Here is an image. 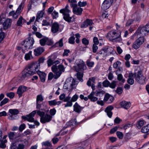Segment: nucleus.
Here are the masks:
<instances>
[{
    "instance_id": "f257e3e1",
    "label": "nucleus",
    "mask_w": 149,
    "mask_h": 149,
    "mask_svg": "<svg viewBox=\"0 0 149 149\" xmlns=\"http://www.w3.org/2000/svg\"><path fill=\"white\" fill-rule=\"evenodd\" d=\"M76 65L74 66V70L77 72V78L81 81L83 80L82 78L83 76L84 71L86 69V66L84 62L81 60L77 61Z\"/></svg>"
},
{
    "instance_id": "f03ea898",
    "label": "nucleus",
    "mask_w": 149,
    "mask_h": 149,
    "mask_svg": "<svg viewBox=\"0 0 149 149\" xmlns=\"http://www.w3.org/2000/svg\"><path fill=\"white\" fill-rule=\"evenodd\" d=\"M53 72L54 73V74L52 72H50L48 74V79L49 80H52L53 78L57 79L60 76L62 73L65 71V68L63 66L59 65L58 66L53 65L52 67Z\"/></svg>"
},
{
    "instance_id": "7ed1b4c3",
    "label": "nucleus",
    "mask_w": 149,
    "mask_h": 149,
    "mask_svg": "<svg viewBox=\"0 0 149 149\" xmlns=\"http://www.w3.org/2000/svg\"><path fill=\"white\" fill-rule=\"evenodd\" d=\"M35 42L33 38L29 37L22 41L21 45H23V47L25 48L26 52L28 49H31L33 46Z\"/></svg>"
},
{
    "instance_id": "20e7f679",
    "label": "nucleus",
    "mask_w": 149,
    "mask_h": 149,
    "mask_svg": "<svg viewBox=\"0 0 149 149\" xmlns=\"http://www.w3.org/2000/svg\"><path fill=\"white\" fill-rule=\"evenodd\" d=\"M134 74L135 80L138 83L141 84L145 83L146 77L143 75L141 70H135Z\"/></svg>"
},
{
    "instance_id": "39448f33",
    "label": "nucleus",
    "mask_w": 149,
    "mask_h": 149,
    "mask_svg": "<svg viewBox=\"0 0 149 149\" xmlns=\"http://www.w3.org/2000/svg\"><path fill=\"white\" fill-rule=\"evenodd\" d=\"M68 5H67L64 8L61 9L60 10V12L63 14V18L65 21L71 22H73L74 19L69 16V13L70 12V11L68 9Z\"/></svg>"
},
{
    "instance_id": "423d86ee",
    "label": "nucleus",
    "mask_w": 149,
    "mask_h": 149,
    "mask_svg": "<svg viewBox=\"0 0 149 149\" xmlns=\"http://www.w3.org/2000/svg\"><path fill=\"white\" fill-rule=\"evenodd\" d=\"M40 68V65L38 62H33L29 64L26 68L33 75L37 72Z\"/></svg>"
},
{
    "instance_id": "0eeeda50",
    "label": "nucleus",
    "mask_w": 149,
    "mask_h": 149,
    "mask_svg": "<svg viewBox=\"0 0 149 149\" xmlns=\"http://www.w3.org/2000/svg\"><path fill=\"white\" fill-rule=\"evenodd\" d=\"M9 114L8 115V118L11 120L17 119L18 118L17 115L19 113V111L17 109H10L9 110Z\"/></svg>"
},
{
    "instance_id": "6e6552de",
    "label": "nucleus",
    "mask_w": 149,
    "mask_h": 149,
    "mask_svg": "<svg viewBox=\"0 0 149 149\" xmlns=\"http://www.w3.org/2000/svg\"><path fill=\"white\" fill-rule=\"evenodd\" d=\"M144 41V38L143 37H140L134 42L132 45V47L136 49H137L140 47Z\"/></svg>"
},
{
    "instance_id": "1a4fd4ad",
    "label": "nucleus",
    "mask_w": 149,
    "mask_h": 149,
    "mask_svg": "<svg viewBox=\"0 0 149 149\" xmlns=\"http://www.w3.org/2000/svg\"><path fill=\"white\" fill-rule=\"evenodd\" d=\"M70 6L72 8L74 14L77 15H80L81 14L83 9L80 7H78L77 4L72 3L70 4Z\"/></svg>"
},
{
    "instance_id": "9d476101",
    "label": "nucleus",
    "mask_w": 149,
    "mask_h": 149,
    "mask_svg": "<svg viewBox=\"0 0 149 149\" xmlns=\"http://www.w3.org/2000/svg\"><path fill=\"white\" fill-rule=\"evenodd\" d=\"M36 113V110L33 111L29 115H26V116H22V119L27 120L29 122H32L34 121L33 117Z\"/></svg>"
},
{
    "instance_id": "9b49d317",
    "label": "nucleus",
    "mask_w": 149,
    "mask_h": 149,
    "mask_svg": "<svg viewBox=\"0 0 149 149\" xmlns=\"http://www.w3.org/2000/svg\"><path fill=\"white\" fill-rule=\"evenodd\" d=\"M113 2V0H104L101 6V8L104 10L108 9Z\"/></svg>"
},
{
    "instance_id": "f8f14e48",
    "label": "nucleus",
    "mask_w": 149,
    "mask_h": 149,
    "mask_svg": "<svg viewBox=\"0 0 149 149\" xmlns=\"http://www.w3.org/2000/svg\"><path fill=\"white\" fill-rule=\"evenodd\" d=\"M32 75L31 73L29 72V70L26 68L22 72L19 76L21 79L23 80L25 79L26 78Z\"/></svg>"
},
{
    "instance_id": "ddd939ff",
    "label": "nucleus",
    "mask_w": 149,
    "mask_h": 149,
    "mask_svg": "<svg viewBox=\"0 0 149 149\" xmlns=\"http://www.w3.org/2000/svg\"><path fill=\"white\" fill-rule=\"evenodd\" d=\"M52 118V116L47 113L43 117L40 118V121L42 123H45L50 122Z\"/></svg>"
},
{
    "instance_id": "4468645a",
    "label": "nucleus",
    "mask_w": 149,
    "mask_h": 149,
    "mask_svg": "<svg viewBox=\"0 0 149 149\" xmlns=\"http://www.w3.org/2000/svg\"><path fill=\"white\" fill-rule=\"evenodd\" d=\"M118 34L114 31L112 30L108 33L107 38L110 40L112 41L116 37L119 36Z\"/></svg>"
},
{
    "instance_id": "2eb2a0df",
    "label": "nucleus",
    "mask_w": 149,
    "mask_h": 149,
    "mask_svg": "<svg viewBox=\"0 0 149 149\" xmlns=\"http://www.w3.org/2000/svg\"><path fill=\"white\" fill-rule=\"evenodd\" d=\"M114 100L113 97L108 93H106L104 95V101L108 104L112 103Z\"/></svg>"
},
{
    "instance_id": "dca6fc26",
    "label": "nucleus",
    "mask_w": 149,
    "mask_h": 149,
    "mask_svg": "<svg viewBox=\"0 0 149 149\" xmlns=\"http://www.w3.org/2000/svg\"><path fill=\"white\" fill-rule=\"evenodd\" d=\"M93 24L92 20L87 19L81 24V28H83L87 27L88 26H91Z\"/></svg>"
},
{
    "instance_id": "f3484780",
    "label": "nucleus",
    "mask_w": 149,
    "mask_h": 149,
    "mask_svg": "<svg viewBox=\"0 0 149 149\" xmlns=\"http://www.w3.org/2000/svg\"><path fill=\"white\" fill-rule=\"evenodd\" d=\"M131 105V103L130 102H127L125 101H123L120 103L121 107L126 109H129Z\"/></svg>"
},
{
    "instance_id": "a211bd4d",
    "label": "nucleus",
    "mask_w": 149,
    "mask_h": 149,
    "mask_svg": "<svg viewBox=\"0 0 149 149\" xmlns=\"http://www.w3.org/2000/svg\"><path fill=\"white\" fill-rule=\"evenodd\" d=\"M12 20L10 19H8L6 20L3 19V29H6L10 27L11 24Z\"/></svg>"
},
{
    "instance_id": "6ab92c4d",
    "label": "nucleus",
    "mask_w": 149,
    "mask_h": 149,
    "mask_svg": "<svg viewBox=\"0 0 149 149\" xmlns=\"http://www.w3.org/2000/svg\"><path fill=\"white\" fill-rule=\"evenodd\" d=\"M59 24L57 22H54L52 25L51 31L53 33H55L57 32L59 29Z\"/></svg>"
},
{
    "instance_id": "aec40b11",
    "label": "nucleus",
    "mask_w": 149,
    "mask_h": 149,
    "mask_svg": "<svg viewBox=\"0 0 149 149\" xmlns=\"http://www.w3.org/2000/svg\"><path fill=\"white\" fill-rule=\"evenodd\" d=\"M69 79V83H70V88L72 89L76 88L78 84V82L76 81L72 78L68 79Z\"/></svg>"
},
{
    "instance_id": "412c9836",
    "label": "nucleus",
    "mask_w": 149,
    "mask_h": 149,
    "mask_svg": "<svg viewBox=\"0 0 149 149\" xmlns=\"http://www.w3.org/2000/svg\"><path fill=\"white\" fill-rule=\"evenodd\" d=\"M26 90V87L24 86H20L18 88L17 93L19 97L22 96V93Z\"/></svg>"
},
{
    "instance_id": "4be33fe9",
    "label": "nucleus",
    "mask_w": 149,
    "mask_h": 149,
    "mask_svg": "<svg viewBox=\"0 0 149 149\" xmlns=\"http://www.w3.org/2000/svg\"><path fill=\"white\" fill-rule=\"evenodd\" d=\"M44 51V48L42 47H39L34 50V54L35 56H38L40 55Z\"/></svg>"
},
{
    "instance_id": "5701e85b",
    "label": "nucleus",
    "mask_w": 149,
    "mask_h": 149,
    "mask_svg": "<svg viewBox=\"0 0 149 149\" xmlns=\"http://www.w3.org/2000/svg\"><path fill=\"white\" fill-rule=\"evenodd\" d=\"M113 109V107L112 106H109L107 107L105 110L107 113V116L111 118L112 115V113L111 111Z\"/></svg>"
},
{
    "instance_id": "b1692460",
    "label": "nucleus",
    "mask_w": 149,
    "mask_h": 149,
    "mask_svg": "<svg viewBox=\"0 0 149 149\" xmlns=\"http://www.w3.org/2000/svg\"><path fill=\"white\" fill-rule=\"evenodd\" d=\"M74 111L79 113L83 109V107L80 106L77 102H76L73 106Z\"/></svg>"
},
{
    "instance_id": "393cba45",
    "label": "nucleus",
    "mask_w": 149,
    "mask_h": 149,
    "mask_svg": "<svg viewBox=\"0 0 149 149\" xmlns=\"http://www.w3.org/2000/svg\"><path fill=\"white\" fill-rule=\"evenodd\" d=\"M134 78V74L132 73H130L129 75V78L127 80V82L131 85L133 84L134 82V80L133 78Z\"/></svg>"
},
{
    "instance_id": "a878e982",
    "label": "nucleus",
    "mask_w": 149,
    "mask_h": 149,
    "mask_svg": "<svg viewBox=\"0 0 149 149\" xmlns=\"http://www.w3.org/2000/svg\"><path fill=\"white\" fill-rule=\"evenodd\" d=\"M37 73L40 78L41 81L42 82L45 81L46 76V74L43 72L39 70L38 71Z\"/></svg>"
},
{
    "instance_id": "bb28decb",
    "label": "nucleus",
    "mask_w": 149,
    "mask_h": 149,
    "mask_svg": "<svg viewBox=\"0 0 149 149\" xmlns=\"http://www.w3.org/2000/svg\"><path fill=\"white\" fill-rule=\"evenodd\" d=\"M147 33V32L146 31H145L143 28L142 27L139 29V31L138 33V35L140 36V37H143V36H145Z\"/></svg>"
},
{
    "instance_id": "cd10ccee",
    "label": "nucleus",
    "mask_w": 149,
    "mask_h": 149,
    "mask_svg": "<svg viewBox=\"0 0 149 149\" xmlns=\"http://www.w3.org/2000/svg\"><path fill=\"white\" fill-rule=\"evenodd\" d=\"M26 22L25 19L21 16L19 18L17 22V25L18 26H22V24Z\"/></svg>"
},
{
    "instance_id": "c85d7f7f",
    "label": "nucleus",
    "mask_w": 149,
    "mask_h": 149,
    "mask_svg": "<svg viewBox=\"0 0 149 149\" xmlns=\"http://www.w3.org/2000/svg\"><path fill=\"white\" fill-rule=\"evenodd\" d=\"M94 92H92L88 96V98L90 99L91 101L93 102L96 101L98 99L97 97L94 96Z\"/></svg>"
},
{
    "instance_id": "c756f323",
    "label": "nucleus",
    "mask_w": 149,
    "mask_h": 149,
    "mask_svg": "<svg viewBox=\"0 0 149 149\" xmlns=\"http://www.w3.org/2000/svg\"><path fill=\"white\" fill-rule=\"evenodd\" d=\"M44 14V12L43 11H38L37 14L36 21L39 22V20L43 17Z\"/></svg>"
},
{
    "instance_id": "7c9ffc66",
    "label": "nucleus",
    "mask_w": 149,
    "mask_h": 149,
    "mask_svg": "<svg viewBox=\"0 0 149 149\" xmlns=\"http://www.w3.org/2000/svg\"><path fill=\"white\" fill-rule=\"evenodd\" d=\"M8 135L10 140H13L16 139V133L15 132H10L8 134Z\"/></svg>"
},
{
    "instance_id": "2f4dec72",
    "label": "nucleus",
    "mask_w": 149,
    "mask_h": 149,
    "mask_svg": "<svg viewBox=\"0 0 149 149\" xmlns=\"http://www.w3.org/2000/svg\"><path fill=\"white\" fill-rule=\"evenodd\" d=\"M102 50L105 53L110 52L111 53L113 50V48L112 47L108 46H105L102 49Z\"/></svg>"
},
{
    "instance_id": "473e14b6",
    "label": "nucleus",
    "mask_w": 149,
    "mask_h": 149,
    "mask_svg": "<svg viewBox=\"0 0 149 149\" xmlns=\"http://www.w3.org/2000/svg\"><path fill=\"white\" fill-rule=\"evenodd\" d=\"M9 15L12 16L15 19H17L19 15V14L16 12H15L14 10H12L9 13Z\"/></svg>"
},
{
    "instance_id": "72a5a7b5",
    "label": "nucleus",
    "mask_w": 149,
    "mask_h": 149,
    "mask_svg": "<svg viewBox=\"0 0 149 149\" xmlns=\"http://www.w3.org/2000/svg\"><path fill=\"white\" fill-rule=\"evenodd\" d=\"M120 33L118 34V36H117L113 40V42H122V39L121 38Z\"/></svg>"
},
{
    "instance_id": "f704fd0d",
    "label": "nucleus",
    "mask_w": 149,
    "mask_h": 149,
    "mask_svg": "<svg viewBox=\"0 0 149 149\" xmlns=\"http://www.w3.org/2000/svg\"><path fill=\"white\" fill-rule=\"evenodd\" d=\"M69 79H68L63 85V88L65 89H68L69 88H70V83L69 82Z\"/></svg>"
},
{
    "instance_id": "c9c22d12",
    "label": "nucleus",
    "mask_w": 149,
    "mask_h": 149,
    "mask_svg": "<svg viewBox=\"0 0 149 149\" xmlns=\"http://www.w3.org/2000/svg\"><path fill=\"white\" fill-rule=\"evenodd\" d=\"M117 75L118 80L122 83H124L125 81V79L123 78L122 74H118Z\"/></svg>"
},
{
    "instance_id": "e433bc0d",
    "label": "nucleus",
    "mask_w": 149,
    "mask_h": 149,
    "mask_svg": "<svg viewBox=\"0 0 149 149\" xmlns=\"http://www.w3.org/2000/svg\"><path fill=\"white\" fill-rule=\"evenodd\" d=\"M149 131V127L148 125L144 126L141 130V132L144 133H147Z\"/></svg>"
},
{
    "instance_id": "4c0bfd02",
    "label": "nucleus",
    "mask_w": 149,
    "mask_h": 149,
    "mask_svg": "<svg viewBox=\"0 0 149 149\" xmlns=\"http://www.w3.org/2000/svg\"><path fill=\"white\" fill-rule=\"evenodd\" d=\"M24 6V4L23 3H21L18 7L16 12L18 14H20Z\"/></svg>"
},
{
    "instance_id": "58836bf2",
    "label": "nucleus",
    "mask_w": 149,
    "mask_h": 149,
    "mask_svg": "<svg viewBox=\"0 0 149 149\" xmlns=\"http://www.w3.org/2000/svg\"><path fill=\"white\" fill-rule=\"evenodd\" d=\"M24 6V4L23 3H21L18 7L16 12L18 14H20Z\"/></svg>"
},
{
    "instance_id": "ea45409f",
    "label": "nucleus",
    "mask_w": 149,
    "mask_h": 149,
    "mask_svg": "<svg viewBox=\"0 0 149 149\" xmlns=\"http://www.w3.org/2000/svg\"><path fill=\"white\" fill-rule=\"evenodd\" d=\"M25 58L26 60H28L31 59L32 58V51H29L28 53L25 55Z\"/></svg>"
},
{
    "instance_id": "a19ab883",
    "label": "nucleus",
    "mask_w": 149,
    "mask_h": 149,
    "mask_svg": "<svg viewBox=\"0 0 149 149\" xmlns=\"http://www.w3.org/2000/svg\"><path fill=\"white\" fill-rule=\"evenodd\" d=\"M95 81V79L94 78H90L89 79L88 81L87 84L88 86H91V83H94Z\"/></svg>"
},
{
    "instance_id": "79ce46f5",
    "label": "nucleus",
    "mask_w": 149,
    "mask_h": 149,
    "mask_svg": "<svg viewBox=\"0 0 149 149\" xmlns=\"http://www.w3.org/2000/svg\"><path fill=\"white\" fill-rule=\"evenodd\" d=\"M46 38H44L40 40V43L42 46H44L46 44Z\"/></svg>"
},
{
    "instance_id": "37998d69",
    "label": "nucleus",
    "mask_w": 149,
    "mask_h": 149,
    "mask_svg": "<svg viewBox=\"0 0 149 149\" xmlns=\"http://www.w3.org/2000/svg\"><path fill=\"white\" fill-rule=\"evenodd\" d=\"M117 82L113 81L109 84V86L112 88H114L116 86Z\"/></svg>"
},
{
    "instance_id": "c03bdc74",
    "label": "nucleus",
    "mask_w": 149,
    "mask_h": 149,
    "mask_svg": "<svg viewBox=\"0 0 149 149\" xmlns=\"http://www.w3.org/2000/svg\"><path fill=\"white\" fill-rule=\"evenodd\" d=\"M87 65L90 67H92L94 65V63L93 61H91L89 60H88L86 62Z\"/></svg>"
},
{
    "instance_id": "a18cd8bd",
    "label": "nucleus",
    "mask_w": 149,
    "mask_h": 149,
    "mask_svg": "<svg viewBox=\"0 0 149 149\" xmlns=\"http://www.w3.org/2000/svg\"><path fill=\"white\" fill-rule=\"evenodd\" d=\"M121 63L118 61L114 63L113 64V67L115 68H118L121 65Z\"/></svg>"
},
{
    "instance_id": "49530a36",
    "label": "nucleus",
    "mask_w": 149,
    "mask_h": 149,
    "mask_svg": "<svg viewBox=\"0 0 149 149\" xmlns=\"http://www.w3.org/2000/svg\"><path fill=\"white\" fill-rule=\"evenodd\" d=\"M9 99L7 98H5L2 101H1L0 104V106L1 107L3 105L7 103L9 101Z\"/></svg>"
},
{
    "instance_id": "de8ad7c7",
    "label": "nucleus",
    "mask_w": 149,
    "mask_h": 149,
    "mask_svg": "<svg viewBox=\"0 0 149 149\" xmlns=\"http://www.w3.org/2000/svg\"><path fill=\"white\" fill-rule=\"evenodd\" d=\"M43 100V98L41 95H38L36 97V102H42Z\"/></svg>"
},
{
    "instance_id": "09e8293b",
    "label": "nucleus",
    "mask_w": 149,
    "mask_h": 149,
    "mask_svg": "<svg viewBox=\"0 0 149 149\" xmlns=\"http://www.w3.org/2000/svg\"><path fill=\"white\" fill-rule=\"evenodd\" d=\"M48 103L50 106H55L57 105L56 101V100L49 101Z\"/></svg>"
},
{
    "instance_id": "8fccbe9b",
    "label": "nucleus",
    "mask_w": 149,
    "mask_h": 149,
    "mask_svg": "<svg viewBox=\"0 0 149 149\" xmlns=\"http://www.w3.org/2000/svg\"><path fill=\"white\" fill-rule=\"evenodd\" d=\"M116 134L117 137L119 139H123V135L122 132L119 131H117L116 132Z\"/></svg>"
},
{
    "instance_id": "3c124183",
    "label": "nucleus",
    "mask_w": 149,
    "mask_h": 149,
    "mask_svg": "<svg viewBox=\"0 0 149 149\" xmlns=\"http://www.w3.org/2000/svg\"><path fill=\"white\" fill-rule=\"evenodd\" d=\"M52 15L53 19H56L58 17V13L55 10L54 11Z\"/></svg>"
},
{
    "instance_id": "603ef678",
    "label": "nucleus",
    "mask_w": 149,
    "mask_h": 149,
    "mask_svg": "<svg viewBox=\"0 0 149 149\" xmlns=\"http://www.w3.org/2000/svg\"><path fill=\"white\" fill-rule=\"evenodd\" d=\"M42 146H45L50 147H51L52 146L51 143L49 141H46L42 142Z\"/></svg>"
},
{
    "instance_id": "864d4df0",
    "label": "nucleus",
    "mask_w": 149,
    "mask_h": 149,
    "mask_svg": "<svg viewBox=\"0 0 149 149\" xmlns=\"http://www.w3.org/2000/svg\"><path fill=\"white\" fill-rule=\"evenodd\" d=\"M105 91H98L97 92L96 95L97 96H102L103 95L105 94Z\"/></svg>"
},
{
    "instance_id": "5fc2aeb1",
    "label": "nucleus",
    "mask_w": 149,
    "mask_h": 149,
    "mask_svg": "<svg viewBox=\"0 0 149 149\" xmlns=\"http://www.w3.org/2000/svg\"><path fill=\"white\" fill-rule=\"evenodd\" d=\"M22 46L21 47L19 46H18L17 47L16 49L17 50H22V52L24 53L26 52L25 48H23V45H21Z\"/></svg>"
},
{
    "instance_id": "6e6d98bb",
    "label": "nucleus",
    "mask_w": 149,
    "mask_h": 149,
    "mask_svg": "<svg viewBox=\"0 0 149 149\" xmlns=\"http://www.w3.org/2000/svg\"><path fill=\"white\" fill-rule=\"evenodd\" d=\"M7 96L10 99L13 98L15 96V93L13 92H10L6 93Z\"/></svg>"
},
{
    "instance_id": "4d7b16f0",
    "label": "nucleus",
    "mask_w": 149,
    "mask_h": 149,
    "mask_svg": "<svg viewBox=\"0 0 149 149\" xmlns=\"http://www.w3.org/2000/svg\"><path fill=\"white\" fill-rule=\"evenodd\" d=\"M102 84L105 87H107L109 86L110 82L108 80H106L104 81Z\"/></svg>"
},
{
    "instance_id": "13d9d810",
    "label": "nucleus",
    "mask_w": 149,
    "mask_h": 149,
    "mask_svg": "<svg viewBox=\"0 0 149 149\" xmlns=\"http://www.w3.org/2000/svg\"><path fill=\"white\" fill-rule=\"evenodd\" d=\"M56 112V110L55 108H53L51 109L49 111V113L51 116H54Z\"/></svg>"
},
{
    "instance_id": "bf43d9fd",
    "label": "nucleus",
    "mask_w": 149,
    "mask_h": 149,
    "mask_svg": "<svg viewBox=\"0 0 149 149\" xmlns=\"http://www.w3.org/2000/svg\"><path fill=\"white\" fill-rule=\"evenodd\" d=\"M82 42L83 44L85 45H87L89 43V41L85 38H84L82 40Z\"/></svg>"
},
{
    "instance_id": "052dcab7",
    "label": "nucleus",
    "mask_w": 149,
    "mask_h": 149,
    "mask_svg": "<svg viewBox=\"0 0 149 149\" xmlns=\"http://www.w3.org/2000/svg\"><path fill=\"white\" fill-rule=\"evenodd\" d=\"M78 97V96L76 94L74 95L72 98L71 99V101L72 102H74L77 101Z\"/></svg>"
},
{
    "instance_id": "680f3d73",
    "label": "nucleus",
    "mask_w": 149,
    "mask_h": 149,
    "mask_svg": "<svg viewBox=\"0 0 149 149\" xmlns=\"http://www.w3.org/2000/svg\"><path fill=\"white\" fill-rule=\"evenodd\" d=\"M50 23L46 19H44L42 21V25L43 26H47L49 25Z\"/></svg>"
},
{
    "instance_id": "e2e57ef3",
    "label": "nucleus",
    "mask_w": 149,
    "mask_h": 149,
    "mask_svg": "<svg viewBox=\"0 0 149 149\" xmlns=\"http://www.w3.org/2000/svg\"><path fill=\"white\" fill-rule=\"evenodd\" d=\"M144 121L143 120H140L138 122V125L137 127L138 128H140L144 124Z\"/></svg>"
},
{
    "instance_id": "0e129e2a",
    "label": "nucleus",
    "mask_w": 149,
    "mask_h": 149,
    "mask_svg": "<svg viewBox=\"0 0 149 149\" xmlns=\"http://www.w3.org/2000/svg\"><path fill=\"white\" fill-rule=\"evenodd\" d=\"M78 5L80 7H84L87 4V3L86 1L81 2L79 1L78 3Z\"/></svg>"
},
{
    "instance_id": "69168bd1",
    "label": "nucleus",
    "mask_w": 149,
    "mask_h": 149,
    "mask_svg": "<svg viewBox=\"0 0 149 149\" xmlns=\"http://www.w3.org/2000/svg\"><path fill=\"white\" fill-rule=\"evenodd\" d=\"M36 113H37L38 115L40 117V118H42V117H43L45 114L44 112L41 111H40L36 110Z\"/></svg>"
},
{
    "instance_id": "338daca9",
    "label": "nucleus",
    "mask_w": 149,
    "mask_h": 149,
    "mask_svg": "<svg viewBox=\"0 0 149 149\" xmlns=\"http://www.w3.org/2000/svg\"><path fill=\"white\" fill-rule=\"evenodd\" d=\"M46 44L50 45L53 44L52 41L51 40L49 39L48 38H46Z\"/></svg>"
},
{
    "instance_id": "774afa93",
    "label": "nucleus",
    "mask_w": 149,
    "mask_h": 149,
    "mask_svg": "<svg viewBox=\"0 0 149 149\" xmlns=\"http://www.w3.org/2000/svg\"><path fill=\"white\" fill-rule=\"evenodd\" d=\"M25 125L24 123L21 124L19 127V131H22L25 128Z\"/></svg>"
}]
</instances>
